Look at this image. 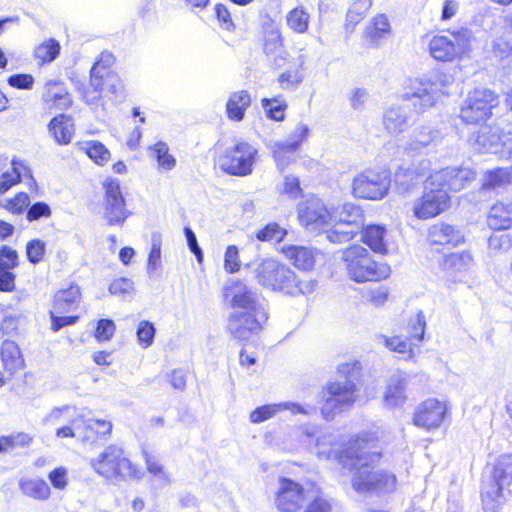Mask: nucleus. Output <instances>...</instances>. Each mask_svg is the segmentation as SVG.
<instances>
[{"instance_id": "7", "label": "nucleus", "mask_w": 512, "mask_h": 512, "mask_svg": "<svg viewBox=\"0 0 512 512\" xmlns=\"http://www.w3.org/2000/svg\"><path fill=\"white\" fill-rule=\"evenodd\" d=\"M361 364L358 360L341 363L337 371L345 382L331 381L323 389L321 413L325 419H331L344 409L350 408L357 400L355 381L361 376Z\"/></svg>"}, {"instance_id": "2", "label": "nucleus", "mask_w": 512, "mask_h": 512, "mask_svg": "<svg viewBox=\"0 0 512 512\" xmlns=\"http://www.w3.org/2000/svg\"><path fill=\"white\" fill-rule=\"evenodd\" d=\"M499 106V94L486 87L469 90L459 106L458 118L461 124L477 128L471 135V141L480 151H488L504 144L503 129L487 124Z\"/></svg>"}, {"instance_id": "41", "label": "nucleus", "mask_w": 512, "mask_h": 512, "mask_svg": "<svg viewBox=\"0 0 512 512\" xmlns=\"http://www.w3.org/2000/svg\"><path fill=\"white\" fill-rule=\"evenodd\" d=\"M383 125L388 134L397 135L408 128V121L399 108H390L383 115Z\"/></svg>"}, {"instance_id": "3", "label": "nucleus", "mask_w": 512, "mask_h": 512, "mask_svg": "<svg viewBox=\"0 0 512 512\" xmlns=\"http://www.w3.org/2000/svg\"><path fill=\"white\" fill-rule=\"evenodd\" d=\"M476 178L467 167H446L428 176L421 195L413 205V215L419 220L433 219L451 206V192L464 189Z\"/></svg>"}, {"instance_id": "24", "label": "nucleus", "mask_w": 512, "mask_h": 512, "mask_svg": "<svg viewBox=\"0 0 512 512\" xmlns=\"http://www.w3.org/2000/svg\"><path fill=\"white\" fill-rule=\"evenodd\" d=\"M309 134L310 130L306 124H297L286 140L275 143L273 148L274 160L277 163H284L290 155L301 148L303 143L307 141Z\"/></svg>"}, {"instance_id": "14", "label": "nucleus", "mask_w": 512, "mask_h": 512, "mask_svg": "<svg viewBox=\"0 0 512 512\" xmlns=\"http://www.w3.org/2000/svg\"><path fill=\"white\" fill-rule=\"evenodd\" d=\"M102 189V213L106 225L122 227L132 212L127 206L119 179L107 177L102 182Z\"/></svg>"}, {"instance_id": "16", "label": "nucleus", "mask_w": 512, "mask_h": 512, "mask_svg": "<svg viewBox=\"0 0 512 512\" xmlns=\"http://www.w3.org/2000/svg\"><path fill=\"white\" fill-rule=\"evenodd\" d=\"M451 408L441 399L429 397L422 400L414 408L412 424L426 432L441 428L450 418Z\"/></svg>"}, {"instance_id": "55", "label": "nucleus", "mask_w": 512, "mask_h": 512, "mask_svg": "<svg viewBox=\"0 0 512 512\" xmlns=\"http://www.w3.org/2000/svg\"><path fill=\"white\" fill-rule=\"evenodd\" d=\"M116 331L115 323L111 319L103 318L97 321L94 338L97 342H106L112 339Z\"/></svg>"}, {"instance_id": "63", "label": "nucleus", "mask_w": 512, "mask_h": 512, "mask_svg": "<svg viewBox=\"0 0 512 512\" xmlns=\"http://www.w3.org/2000/svg\"><path fill=\"white\" fill-rule=\"evenodd\" d=\"M16 290V274L13 271L0 269V292L11 293Z\"/></svg>"}, {"instance_id": "11", "label": "nucleus", "mask_w": 512, "mask_h": 512, "mask_svg": "<svg viewBox=\"0 0 512 512\" xmlns=\"http://www.w3.org/2000/svg\"><path fill=\"white\" fill-rule=\"evenodd\" d=\"M511 483L512 454H503L494 463L490 479L482 484L480 498L485 512H498Z\"/></svg>"}, {"instance_id": "30", "label": "nucleus", "mask_w": 512, "mask_h": 512, "mask_svg": "<svg viewBox=\"0 0 512 512\" xmlns=\"http://www.w3.org/2000/svg\"><path fill=\"white\" fill-rule=\"evenodd\" d=\"M48 131L59 145H67L74 135V120L70 115L57 113L47 125Z\"/></svg>"}, {"instance_id": "8", "label": "nucleus", "mask_w": 512, "mask_h": 512, "mask_svg": "<svg viewBox=\"0 0 512 512\" xmlns=\"http://www.w3.org/2000/svg\"><path fill=\"white\" fill-rule=\"evenodd\" d=\"M115 57L110 52H101L90 69L89 83L79 88V94L87 105L103 104L104 92L117 97L125 90L123 80L114 71Z\"/></svg>"}, {"instance_id": "5", "label": "nucleus", "mask_w": 512, "mask_h": 512, "mask_svg": "<svg viewBox=\"0 0 512 512\" xmlns=\"http://www.w3.org/2000/svg\"><path fill=\"white\" fill-rule=\"evenodd\" d=\"M278 512H332L331 501L324 496L320 484L307 480L304 484L280 477L274 494Z\"/></svg>"}, {"instance_id": "56", "label": "nucleus", "mask_w": 512, "mask_h": 512, "mask_svg": "<svg viewBox=\"0 0 512 512\" xmlns=\"http://www.w3.org/2000/svg\"><path fill=\"white\" fill-rule=\"evenodd\" d=\"M18 265L19 255L17 251L9 245H2L0 247V269L12 271Z\"/></svg>"}, {"instance_id": "36", "label": "nucleus", "mask_w": 512, "mask_h": 512, "mask_svg": "<svg viewBox=\"0 0 512 512\" xmlns=\"http://www.w3.org/2000/svg\"><path fill=\"white\" fill-rule=\"evenodd\" d=\"M284 47V38L280 28L273 23H267L262 29V50L266 55H274Z\"/></svg>"}, {"instance_id": "18", "label": "nucleus", "mask_w": 512, "mask_h": 512, "mask_svg": "<svg viewBox=\"0 0 512 512\" xmlns=\"http://www.w3.org/2000/svg\"><path fill=\"white\" fill-rule=\"evenodd\" d=\"M40 104L48 114L62 113L74 106V96L69 85L60 78H50L43 82L39 96Z\"/></svg>"}, {"instance_id": "38", "label": "nucleus", "mask_w": 512, "mask_h": 512, "mask_svg": "<svg viewBox=\"0 0 512 512\" xmlns=\"http://www.w3.org/2000/svg\"><path fill=\"white\" fill-rule=\"evenodd\" d=\"M303 62L291 63L287 69L277 77V83L282 90H293L298 87L303 79Z\"/></svg>"}, {"instance_id": "12", "label": "nucleus", "mask_w": 512, "mask_h": 512, "mask_svg": "<svg viewBox=\"0 0 512 512\" xmlns=\"http://www.w3.org/2000/svg\"><path fill=\"white\" fill-rule=\"evenodd\" d=\"M449 38L443 33L434 34L428 43L430 56L438 62H453L462 59L471 51L473 32L467 27L447 30Z\"/></svg>"}, {"instance_id": "27", "label": "nucleus", "mask_w": 512, "mask_h": 512, "mask_svg": "<svg viewBox=\"0 0 512 512\" xmlns=\"http://www.w3.org/2000/svg\"><path fill=\"white\" fill-rule=\"evenodd\" d=\"M503 29L490 44V53L498 62L512 58V13L503 18Z\"/></svg>"}, {"instance_id": "31", "label": "nucleus", "mask_w": 512, "mask_h": 512, "mask_svg": "<svg viewBox=\"0 0 512 512\" xmlns=\"http://www.w3.org/2000/svg\"><path fill=\"white\" fill-rule=\"evenodd\" d=\"M282 253L290 263L300 271H311L315 266L314 251L308 247L286 245L282 247Z\"/></svg>"}, {"instance_id": "42", "label": "nucleus", "mask_w": 512, "mask_h": 512, "mask_svg": "<svg viewBox=\"0 0 512 512\" xmlns=\"http://www.w3.org/2000/svg\"><path fill=\"white\" fill-rule=\"evenodd\" d=\"M357 234L356 224L351 221H338L327 230V238L334 243L348 242Z\"/></svg>"}, {"instance_id": "59", "label": "nucleus", "mask_w": 512, "mask_h": 512, "mask_svg": "<svg viewBox=\"0 0 512 512\" xmlns=\"http://www.w3.org/2000/svg\"><path fill=\"white\" fill-rule=\"evenodd\" d=\"M278 411V408L276 405H263L255 408L249 416V419L252 423L258 424L262 423L270 418H272L276 412Z\"/></svg>"}, {"instance_id": "28", "label": "nucleus", "mask_w": 512, "mask_h": 512, "mask_svg": "<svg viewBox=\"0 0 512 512\" xmlns=\"http://www.w3.org/2000/svg\"><path fill=\"white\" fill-rule=\"evenodd\" d=\"M486 223L493 231L512 228V201H496L488 210Z\"/></svg>"}, {"instance_id": "15", "label": "nucleus", "mask_w": 512, "mask_h": 512, "mask_svg": "<svg viewBox=\"0 0 512 512\" xmlns=\"http://www.w3.org/2000/svg\"><path fill=\"white\" fill-rule=\"evenodd\" d=\"M257 150L246 141H238L217 158L219 169L229 176L245 177L253 171Z\"/></svg>"}, {"instance_id": "48", "label": "nucleus", "mask_w": 512, "mask_h": 512, "mask_svg": "<svg viewBox=\"0 0 512 512\" xmlns=\"http://www.w3.org/2000/svg\"><path fill=\"white\" fill-rule=\"evenodd\" d=\"M30 205V197L28 193L20 191L8 198L2 207L12 215H21L27 212Z\"/></svg>"}, {"instance_id": "9", "label": "nucleus", "mask_w": 512, "mask_h": 512, "mask_svg": "<svg viewBox=\"0 0 512 512\" xmlns=\"http://www.w3.org/2000/svg\"><path fill=\"white\" fill-rule=\"evenodd\" d=\"M90 466L107 484L117 485L128 480H139L143 476L141 468L116 444L106 446L91 460Z\"/></svg>"}, {"instance_id": "46", "label": "nucleus", "mask_w": 512, "mask_h": 512, "mask_svg": "<svg viewBox=\"0 0 512 512\" xmlns=\"http://www.w3.org/2000/svg\"><path fill=\"white\" fill-rule=\"evenodd\" d=\"M261 105L268 119L276 122H281L285 119L288 104L284 99L280 97L262 98Z\"/></svg>"}, {"instance_id": "54", "label": "nucleus", "mask_w": 512, "mask_h": 512, "mask_svg": "<svg viewBox=\"0 0 512 512\" xmlns=\"http://www.w3.org/2000/svg\"><path fill=\"white\" fill-rule=\"evenodd\" d=\"M224 270L228 274H234L241 269V260L239 256V249L236 245H229L226 247L224 253Z\"/></svg>"}, {"instance_id": "53", "label": "nucleus", "mask_w": 512, "mask_h": 512, "mask_svg": "<svg viewBox=\"0 0 512 512\" xmlns=\"http://www.w3.org/2000/svg\"><path fill=\"white\" fill-rule=\"evenodd\" d=\"M390 295V289L380 285L367 290L366 301L375 307H382L389 301Z\"/></svg>"}, {"instance_id": "45", "label": "nucleus", "mask_w": 512, "mask_h": 512, "mask_svg": "<svg viewBox=\"0 0 512 512\" xmlns=\"http://www.w3.org/2000/svg\"><path fill=\"white\" fill-rule=\"evenodd\" d=\"M406 380L402 377H392L384 393V400L392 406H396L405 401Z\"/></svg>"}, {"instance_id": "4", "label": "nucleus", "mask_w": 512, "mask_h": 512, "mask_svg": "<svg viewBox=\"0 0 512 512\" xmlns=\"http://www.w3.org/2000/svg\"><path fill=\"white\" fill-rule=\"evenodd\" d=\"M223 297L229 299L234 310L227 319V331L234 339L245 341L263 330L268 312L255 291L242 281L234 280L223 288Z\"/></svg>"}, {"instance_id": "37", "label": "nucleus", "mask_w": 512, "mask_h": 512, "mask_svg": "<svg viewBox=\"0 0 512 512\" xmlns=\"http://www.w3.org/2000/svg\"><path fill=\"white\" fill-rule=\"evenodd\" d=\"M372 4L373 0H354L352 2L345 17L344 28L347 32H353L356 26L364 20Z\"/></svg>"}, {"instance_id": "20", "label": "nucleus", "mask_w": 512, "mask_h": 512, "mask_svg": "<svg viewBox=\"0 0 512 512\" xmlns=\"http://www.w3.org/2000/svg\"><path fill=\"white\" fill-rule=\"evenodd\" d=\"M439 270L449 284L462 283L472 272L475 258L471 250L449 252L439 262Z\"/></svg>"}, {"instance_id": "52", "label": "nucleus", "mask_w": 512, "mask_h": 512, "mask_svg": "<svg viewBox=\"0 0 512 512\" xmlns=\"http://www.w3.org/2000/svg\"><path fill=\"white\" fill-rule=\"evenodd\" d=\"M52 216V208L44 201H37L30 204L26 212V220L28 222L38 221L40 219H48Z\"/></svg>"}, {"instance_id": "58", "label": "nucleus", "mask_w": 512, "mask_h": 512, "mask_svg": "<svg viewBox=\"0 0 512 512\" xmlns=\"http://www.w3.org/2000/svg\"><path fill=\"white\" fill-rule=\"evenodd\" d=\"M7 83L10 87L18 90H31L34 86L35 80L31 74L17 73L10 75L7 78Z\"/></svg>"}, {"instance_id": "47", "label": "nucleus", "mask_w": 512, "mask_h": 512, "mask_svg": "<svg viewBox=\"0 0 512 512\" xmlns=\"http://www.w3.org/2000/svg\"><path fill=\"white\" fill-rule=\"evenodd\" d=\"M150 150L160 169L170 171L176 167V158L170 153L165 142H156Z\"/></svg>"}, {"instance_id": "10", "label": "nucleus", "mask_w": 512, "mask_h": 512, "mask_svg": "<svg viewBox=\"0 0 512 512\" xmlns=\"http://www.w3.org/2000/svg\"><path fill=\"white\" fill-rule=\"evenodd\" d=\"M341 260L348 277L355 283L382 282L391 275L390 265L374 256L360 244L342 250Z\"/></svg>"}, {"instance_id": "6", "label": "nucleus", "mask_w": 512, "mask_h": 512, "mask_svg": "<svg viewBox=\"0 0 512 512\" xmlns=\"http://www.w3.org/2000/svg\"><path fill=\"white\" fill-rule=\"evenodd\" d=\"M255 278L262 287L290 297L311 294L317 286L314 278L300 276L285 263L271 258L257 265Z\"/></svg>"}, {"instance_id": "64", "label": "nucleus", "mask_w": 512, "mask_h": 512, "mask_svg": "<svg viewBox=\"0 0 512 512\" xmlns=\"http://www.w3.org/2000/svg\"><path fill=\"white\" fill-rule=\"evenodd\" d=\"M48 478L52 486L59 490L64 489L68 484L66 470L62 467L53 469L48 474Z\"/></svg>"}, {"instance_id": "23", "label": "nucleus", "mask_w": 512, "mask_h": 512, "mask_svg": "<svg viewBox=\"0 0 512 512\" xmlns=\"http://www.w3.org/2000/svg\"><path fill=\"white\" fill-rule=\"evenodd\" d=\"M438 94L437 83L424 79L418 80L416 85L412 86L410 91L404 95V98L408 101H413L412 105L415 112L422 113L434 106Z\"/></svg>"}, {"instance_id": "49", "label": "nucleus", "mask_w": 512, "mask_h": 512, "mask_svg": "<svg viewBox=\"0 0 512 512\" xmlns=\"http://www.w3.org/2000/svg\"><path fill=\"white\" fill-rule=\"evenodd\" d=\"M26 257L27 260L33 264H39L44 261L46 256V243L39 239L34 238L26 243Z\"/></svg>"}, {"instance_id": "35", "label": "nucleus", "mask_w": 512, "mask_h": 512, "mask_svg": "<svg viewBox=\"0 0 512 512\" xmlns=\"http://www.w3.org/2000/svg\"><path fill=\"white\" fill-rule=\"evenodd\" d=\"M61 52V45L55 38H48L40 42L32 52V57L39 67L53 62Z\"/></svg>"}, {"instance_id": "57", "label": "nucleus", "mask_w": 512, "mask_h": 512, "mask_svg": "<svg viewBox=\"0 0 512 512\" xmlns=\"http://www.w3.org/2000/svg\"><path fill=\"white\" fill-rule=\"evenodd\" d=\"M21 180V173L16 167H13L9 171L3 172L0 176V195H3L13 186L19 184Z\"/></svg>"}, {"instance_id": "50", "label": "nucleus", "mask_w": 512, "mask_h": 512, "mask_svg": "<svg viewBox=\"0 0 512 512\" xmlns=\"http://www.w3.org/2000/svg\"><path fill=\"white\" fill-rule=\"evenodd\" d=\"M155 334L156 329L152 322L148 320H142L138 323L136 336L137 341L142 348L146 349L153 344Z\"/></svg>"}, {"instance_id": "62", "label": "nucleus", "mask_w": 512, "mask_h": 512, "mask_svg": "<svg viewBox=\"0 0 512 512\" xmlns=\"http://www.w3.org/2000/svg\"><path fill=\"white\" fill-rule=\"evenodd\" d=\"M161 247L162 242L159 236L153 237L150 252L147 258V266L149 269H156L161 263Z\"/></svg>"}, {"instance_id": "25", "label": "nucleus", "mask_w": 512, "mask_h": 512, "mask_svg": "<svg viewBox=\"0 0 512 512\" xmlns=\"http://www.w3.org/2000/svg\"><path fill=\"white\" fill-rule=\"evenodd\" d=\"M77 430L79 441L82 443L94 444L110 436L112 432V423L107 420H84L82 417H78Z\"/></svg>"}, {"instance_id": "44", "label": "nucleus", "mask_w": 512, "mask_h": 512, "mask_svg": "<svg viewBox=\"0 0 512 512\" xmlns=\"http://www.w3.org/2000/svg\"><path fill=\"white\" fill-rule=\"evenodd\" d=\"M85 154L97 165L104 166L111 159L109 149L99 140H89L83 143Z\"/></svg>"}, {"instance_id": "34", "label": "nucleus", "mask_w": 512, "mask_h": 512, "mask_svg": "<svg viewBox=\"0 0 512 512\" xmlns=\"http://www.w3.org/2000/svg\"><path fill=\"white\" fill-rule=\"evenodd\" d=\"M251 95L247 90L233 92L226 103V114L231 121L243 120L245 112L251 105Z\"/></svg>"}, {"instance_id": "26", "label": "nucleus", "mask_w": 512, "mask_h": 512, "mask_svg": "<svg viewBox=\"0 0 512 512\" xmlns=\"http://www.w3.org/2000/svg\"><path fill=\"white\" fill-rule=\"evenodd\" d=\"M2 367L8 378H14L24 370L26 363L19 346L12 340H4L0 347Z\"/></svg>"}, {"instance_id": "22", "label": "nucleus", "mask_w": 512, "mask_h": 512, "mask_svg": "<svg viewBox=\"0 0 512 512\" xmlns=\"http://www.w3.org/2000/svg\"><path fill=\"white\" fill-rule=\"evenodd\" d=\"M297 217L303 227L316 230L329 222L330 212L320 199L309 198L298 205Z\"/></svg>"}, {"instance_id": "19", "label": "nucleus", "mask_w": 512, "mask_h": 512, "mask_svg": "<svg viewBox=\"0 0 512 512\" xmlns=\"http://www.w3.org/2000/svg\"><path fill=\"white\" fill-rule=\"evenodd\" d=\"M426 322L424 316L418 313L414 319L409 320L403 335L383 336L384 345L394 353L411 358L424 339Z\"/></svg>"}, {"instance_id": "60", "label": "nucleus", "mask_w": 512, "mask_h": 512, "mask_svg": "<svg viewBox=\"0 0 512 512\" xmlns=\"http://www.w3.org/2000/svg\"><path fill=\"white\" fill-rule=\"evenodd\" d=\"M282 193L291 199L302 196V188L298 177L288 175L284 178Z\"/></svg>"}, {"instance_id": "1", "label": "nucleus", "mask_w": 512, "mask_h": 512, "mask_svg": "<svg viewBox=\"0 0 512 512\" xmlns=\"http://www.w3.org/2000/svg\"><path fill=\"white\" fill-rule=\"evenodd\" d=\"M334 459L351 473L352 488L363 494L389 493L396 489L397 478L390 470L380 467L383 449L373 432H361L342 443Z\"/></svg>"}, {"instance_id": "40", "label": "nucleus", "mask_w": 512, "mask_h": 512, "mask_svg": "<svg viewBox=\"0 0 512 512\" xmlns=\"http://www.w3.org/2000/svg\"><path fill=\"white\" fill-rule=\"evenodd\" d=\"M285 20L288 28L296 34H305L309 30L310 15L302 6L288 11Z\"/></svg>"}, {"instance_id": "51", "label": "nucleus", "mask_w": 512, "mask_h": 512, "mask_svg": "<svg viewBox=\"0 0 512 512\" xmlns=\"http://www.w3.org/2000/svg\"><path fill=\"white\" fill-rule=\"evenodd\" d=\"M286 235V231L277 223H268L262 229L257 231L256 238L261 242H280Z\"/></svg>"}, {"instance_id": "13", "label": "nucleus", "mask_w": 512, "mask_h": 512, "mask_svg": "<svg viewBox=\"0 0 512 512\" xmlns=\"http://www.w3.org/2000/svg\"><path fill=\"white\" fill-rule=\"evenodd\" d=\"M82 298V289L75 283H70L66 288L58 289L52 298L49 316L51 319L50 329L57 332L65 326L74 325L78 322V315H64L77 308Z\"/></svg>"}, {"instance_id": "33", "label": "nucleus", "mask_w": 512, "mask_h": 512, "mask_svg": "<svg viewBox=\"0 0 512 512\" xmlns=\"http://www.w3.org/2000/svg\"><path fill=\"white\" fill-rule=\"evenodd\" d=\"M361 242L374 253L381 255L388 253L386 229L383 225L369 224L364 226L361 230Z\"/></svg>"}, {"instance_id": "29", "label": "nucleus", "mask_w": 512, "mask_h": 512, "mask_svg": "<svg viewBox=\"0 0 512 512\" xmlns=\"http://www.w3.org/2000/svg\"><path fill=\"white\" fill-rule=\"evenodd\" d=\"M391 32L386 14L380 13L370 19L363 31V40L368 48L378 47L380 41Z\"/></svg>"}, {"instance_id": "61", "label": "nucleus", "mask_w": 512, "mask_h": 512, "mask_svg": "<svg viewBox=\"0 0 512 512\" xmlns=\"http://www.w3.org/2000/svg\"><path fill=\"white\" fill-rule=\"evenodd\" d=\"M215 15L220 23L221 28L227 30V31H233L235 30V25L232 20V16L228 8L222 4L218 3L214 7Z\"/></svg>"}, {"instance_id": "21", "label": "nucleus", "mask_w": 512, "mask_h": 512, "mask_svg": "<svg viewBox=\"0 0 512 512\" xmlns=\"http://www.w3.org/2000/svg\"><path fill=\"white\" fill-rule=\"evenodd\" d=\"M466 241L461 229L453 224L440 221L427 230V246L431 253L441 254L445 249H453Z\"/></svg>"}, {"instance_id": "43", "label": "nucleus", "mask_w": 512, "mask_h": 512, "mask_svg": "<svg viewBox=\"0 0 512 512\" xmlns=\"http://www.w3.org/2000/svg\"><path fill=\"white\" fill-rule=\"evenodd\" d=\"M22 492L33 499L44 501L50 497V487L44 479H28L20 484Z\"/></svg>"}, {"instance_id": "17", "label": "nucleus", "mask_w": 512, "mask_h": 512, "mask_svg": "<svg viewBox=\"0 0 512 512\" xmlns=\"http://www.w3.org/2000/svg\"><path fill=\"white\" fill-rule=\"evenodd\" d=\"M388 176L378 170L367 168L354 176L351 183V193L357 199L380 200L389 190Z\"/></svg>"}, {"instance_id": "32", "label": "nucleus", "mask_w": 512, "mask_h": 512, "mask_svg": "<svg viewBox=\"0 0 512 512\" xmlns=\"http://www.w3.org/2000/svg\"><path fill=\"white\" fill-rule=\"evenodd\" d=\"M512 184V167H494L484 171L480 190L496 191Z\"/></svg>"}, {"instance_id": "39", "label": "nucleus", "mask_w": 512, "mask_h": 512, "mask_svg": "<svg viewBox=\"0 0 512 512\" xmlns=\"http://www.w3.org/2000/svg\"><path fill=\"white\" fill-rule=\"evenodd\" d=\"M34 441V437L27 432H15L0 436V454L16 449L28 448Z\"/></svg>"}]
</instances>
